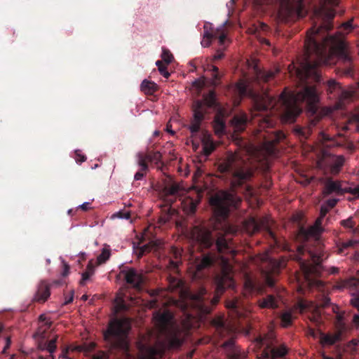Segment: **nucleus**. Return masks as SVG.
<instances>
[{
	"mask_svg": "<svg viewBox=\"0 0 359 359\" xmlns=\"http://www.w3.org/2000/svg\"><path fill=\"white\" fill-rule=\"evenodd\" d=\"M116 311H125L128 309V306L126 304L123 299H118L116 306Z\"/></svg>",
	"mask_w": 359,
	"mask_h": 359,
	"instance_id": "obj_57",
	"label": "nucleus"
},
{
	"mask_svg": "<svg viewBox=\"0 0 359 359\" xmlns=\"http://www.w3.org/2000/svg\"><path fill=\"white\" fill-rule=\"evenodd\" d=\"M225 122L223 119L217 115L214 119V128L217 133H222L225 129Z\"/></svg>",
	"mask_w": 359,
	"mask_h": 359,
	"instance_id": "obj_44",
	"label": "nucleus"
},
{
	"mask_svg": "<svg viewBox=\"0 0 359 359\" xmlns=\"http://www.w3.org/2000/svg\"><path fill=\"white\" fill-rule=\"evenodd\" d=\"M211 325L215 328L219 337H223L229 332V328L226 325L223 317H216L211 320Z\"/></svg>",
	"mask_w": 359,
	"mask_h": 359,
	"instance_id": "obj_26",
	"label": "nucleus"
},
{
	"mask_svg": "<svg viewBox=\"0 0 359 359\" xmlns=\"http://www.w3.org/2000/svg\"><path fill=\"white\" fill-rule=\"evenodd\" d=\"M95 272V266L93 264V261H90L87 265L86 269L82 273V278L80 280V285H84L85 282L90 278Z\"/></svg>",
	"mask_w": 359,
	"mask_h": 359,
	"instance_id": "obj_37",
	"label": "nucleus"
},
{
	"mask_svg": "<svg viewBox=\"0 0 359 359\" xmlns=\"http://www.w3.org/2000/svg\"><path fill=\"white\" fill-rule=\"evenodd\" d=\"M192 238L202 247L210 248L214 245L219 254H231L235 255V251L229 241L225 238L222 233H213L206 228L194 226L191 232Z\"/></svg>",
	"mask_w": 359,
	"mask_h": 359,
	"instance_id": "obj_5",
	"label": "nucleus"
},
{
	"mask_svg": "<svg viewBox=\"0 0 359 359\" xmlns=\"http://www.w3.org/2000/svg\"><path fill=\"white\" fill-rule=\"evenodd\" d=\"M343 332L337 330L334 334H325L320 332V341L323 346H331L340 341Z\"/></svg>",
	"mask_w": 359,
	"mask_h": 359,
	"instance_id": "obj_23",
	"label": "nucleus"
},
{
	"mask_svg": "<svg viewBox=\"0 0 359 359\" xmlns=\"http://www.w3.org/2000/svg\"><path fill=\"white\" fill-rule=\"evenodd\" d=\"M247 231L251 233H255L259 231H266L269 236L275 239V235L271 230L270 220L267 217H250L245 223Z\"/></svg>",
	"mask_w": 359,
	"mask_h": 359,
	"instance_id": "obj_16",
	"label": "nucleus"
},
{
	"mask_svg": "<svg viewBox=\"0 0 359 359\" xmlns=\"http://www.w3.org/2000/svg\"><path fill=\"white\" fill-rule=\"evenodd\" d=\"M318 121V120H312L309 127H296L294 132L299 137L307 139L311 134V127H314Z\"/></svg>",
	"mask_w": 359,
	"mask_h": 359,
	"instance_id": "obj_35",
	"label": "nucleus"
},
{
	"mask_svg": "<svg viewBox=\"0 0 359 359\" xmlns=\"http://www.w3.org/2000/svg\"><path fill=\"white\" fill-rule=\"evenodd\" d=\"M219 103L216 99V94L214 90L209 91L203 95V100H196L193 104L194 117L189 126V130L192 135L198 133L201 124L204 119L205 115L208 113V109H218Z\"/></svg>",
	"mask_w": 359,
	"mask_h": 359,
	"instance_id": "obj_10",
	"label": "nucleus"
},
{
	"mask_svg": "<svg viewBox=\"0 0 359 359\" xmlns=\"http://www.w3.org/2000/svg\"><path fill=\"white\" fill-rule=\"evenodd\" d=\"M218 257L216 253L209 252L203 255V258L196 264V269L198 273H200L205 269L212 266Z\"/></svg>",
	"mask_w": 359,
	"mask_h": 359,
	"instance_id": "obj_22",
	"label": "nucleus"
},
{
	"mask_svg": "<svg viewBox=\"0 0 359 359\" xmlns=\"http://www.w3.org/2000/svg\"><path fill=\"white\" fill-rule=\"evenodd\" d=\"M327 91L330 93H334L336 90H340V86L334 80H329L327 83Z\"/></svg>",
	"mask_w": 359,
	"mask_h": 359,
	"instance_id": "obj_52",
	"label": "nucleus"
},
{
	"mask_svg": "<svg viewBox=\"0 0 359 359\" xmlns=\"http://www.w3.org/2000/svg\"><path fill=\"white\" fill-rule=\"evenodd\" d=\"M275 76V73L273 72H265L260 71L257 73V79L260 80L263 82H268Z\"/></svg>",
	"mask_w": 359,
	"mask_h": 359,
	"instance_id": "obj_47",
	"label": "nucleus"
},
{
	"mask_svg": "<svg viewBox=\"0 0 359 359\" xmlns=\"http://www.w3.org/2000/svg\"><path fill=\"white\" fill-rule=\"evenodd\" d=\"M203 152L205 156H208L215 149V145L209 135H203L202 138Z\"/></svg>",
	"mask_w": 359,
	"mask_h": 359,
	"instance_id": "obj_34",
	"label": "nucleus"
},
{
	"mask_svg": "<svg viewBox=\"0 0 359 359\" xmlns=\"http://www.w3.org/2000/svg\"><path fill=\"white\" fill-rule=\"evenodd\" d=\"M340 224L353 234L359 233V226H356L353 217H349L346 219L341 220Z\"/></svg>",
	"mask_w": 359,
	"mask_h": 359,
	"instance_id": "obj_31",
	"label": "nucleus"
},
{
	"mask_svg": "<svg viewBox=\"0 0 359 359\" xmlns=\"http://www.w3.org/2000/svg\"><path fill=\"white\" fill-rule=\"evenodd\" d=\"M322 313L318 306H315L312 308L311 314L309 317L311 322L316 325H320L323 323Z\"/></svg>",
	"mask_w": 359,
	"mask_h": 359,
	"instance_id": "obj_36",
	"label": "nucleus"
},
{
	"mask_svg": "<svg viewBox=\"0 0 359 359\" xmlns=\"http://www.w3.org/2000/svg\"><path fill=\"white\" fill-rule=\"evenodd\" d=\"M264 266L262 267V276L265 284L269 287H273L280 273V263L276 259L265 257Z\"/></svg>",
	"mask_w": 359,
	"mask_h": 359,
	"instance_id": "obj_13",
	"label": "nucleus"
},
{
	"mask_svg": "<svg viewBox=\"0 0 359 359\" xmlns=\"http://www.w3.org/2000/svg\"><path fill=\"white\" fill-rule=\"evenodd\" d=\"M255 4L262 9L274 8L283 20L294 15L303 18L307 13L304 0H255Z\"/></svg>",
	"mask_w": 359,
	"mask_h": 359,
	"instance_id": "obj_6",
	"label": "nucleus"
},
{
	"mask_svg": "<svg viewBox=\"0 0 359 359\" xmlns=\"http://www.w3.org/2000/svg\"><path fill=\"white\" fill-rule=\"evenodd\" d=\"M162 60L166 64L168 65L172 62L173 60V55L170 53V51L165 48H163L162 53H161Z\"/></svg>",
	"mask_w": 359,
	"mask_h": 359,
	"instance_id": "obj_51",
	"label": "nucleus"
},
{
	"mask_svg": "<svg viewBox=\"0 0 359 359\" xmlns=\"http://www.w3.org/2000/svg\"><path fill=\"white\" fill-rule=\"evenodd\" d=\"M346 193L352 194L355 198H359V185H357L355 187H344V194Z\"/></svg>",
	"mask_w": 359,
	"mask_h": 359,
	"instance_id": "obj_53",
	"label": "nucleus"
},
{
	"mask_svg": "<svg viewBox=\"0 0 359 359\" xmlns=\"http://www.w3.org/2000/svg\"><path fill=\"white\" fill-rule=\"evenodd\" d=\"M172 314L169 311H158L154 315V320L161 332L166 334L167 341L170 348H177L183 344L181 332L172 325Z\"/></svg>",
	"mask_w": 359,
	"mask_h": 359,
	"instance_id": "obj_11",
	"label": "nucleus"
},
{
	"mask_svg": "<svg viewBox=\"0 0 359 359\" xmlns=\"http://www.w3.org/2000/svg\"><path fill=\"white\" fill-rule=\"evenodd\" d=\"M339 3V0H320V5L314 8V16L322 22L319 25L315 23L307 31L304 44L305 55L297 67L293 66L302 88L298 91H283L278 101H319L316 86L310 85L308 80L320 83L319 67L328 63L332 56L337 58L339 68L342 74L352 76L353 60L345 42L340 36L327 33L333 27L332 20L336 14L334 7L337 6Z\"/></svg>",
	"mask_w": 359,
	"mask_h": 359,
	"instance_id": "obj_1",
	"label": "nucleus"
},
{
	"mask_svg": "<svg viewBox=\"0 0 359 359\" xmlns=\"http://www.w3.org/2000/svg\"><path fill=\"white\" fill-rule=\"evenodd\" d=\"M216 294L212 298L208 295L205 289H201L198 294L194 296V300L199 312L202 314L210 313L213 307L215 306L219 301L220 296L227 288L234 286V280L226 269H224L220 275L217 276L215 278Z\"/></svg>",
	"mask_w": 359,
	"mask_h": 359,
	"instance_id": "obj_4",
	"label": "nucleus"
},
{
	"mask_svg": "<svg viewBox=\"0 0 359 359\" xmlns=\"http://www.w3.org/2000/svg\"><path fill=\"white\" fill-rule=\"evenodd\" d=\"M283 327H287L292 325V315L290 311H286L282 313L280 316Z\"/></svg>",
	"mask_w": 359,
	"mask_h": 359,
	"instance_id": "obj_48",
	"label": "nucleus"
},
{
	"mask_svg": "<svg viewBox=\"0 0 359 359\" xmlns=\"http://www.w3.org/2000/svg\"><path fill=\"white\" fill-rule=\"evenodd\" d=\"M349 124H355V130L359 133V112L351 116Z\"/></svg>",
	"mask_w": 359,
	"mask_h": 359,
	"instance_id": "obj_56",
	"label": "nucleus"
},
{
	"mask_svg": "<svg viewBox=\"0 0 359 359\" xmlns=\"http://www.w3.org/2000/svg\"><path fill=\"white\" fill-rule=\"evenodd\" d=\"M257 304L261 309H275L278 307V301L273 294H268L266 297L259 299Z\"/></svg>",
	"mask_w": 359,
	"mask_h": 359,
	"instance_id": "obj_25",
	"label": "nucleus"
},
{
	"mask_svg": "<svg viewBox=\"0 0 359 359\" xmlns=\"http://www.w3.org/2000/svg\"><path fill=\"white\" fill-rule=\"evenodd\" d=\"M344 163V157L343 156H337L332 165V172L337 173Z\"/></svg>",
	"mask_w": 359,
	"mask_h": 359,
	"instance_id": "obj_45",
	"label": "nucleus"
},
{
	"mask_svg": "<svg viewBox=\"0 0 359 359\" xmlns=\"http://www.w3.org/2000/svg\"><path fill=\"white\" fill-rule=\"evenodd\" d=\"M241 200L235 194L229 191H219L210 199L215 216L217 220L226 219L231 208H237Z\"/></svg>",
	"mask_w": 359,
	"mask_h": 359,
	"instance_id": "obj_9",
	"label": "nucleus"
},
{
	"mask_svg": "<svg viewBox=\"0 0 359 359\" xmlns=\"http://www.w3.org/2000/svg\"><path fill=\"white\" fill-rule=\"evenodd\" d=\"M130 328L128 318L113 319L104 332V339L111 348L126 351L128 348L126 339Z\"/></svg>",
	"mask_w": 359,
	"mask_h": 359,
	"instance_id": "obj_7",
	"label": "nucleus"
},
{
	"mask_svg": "<svg viewBox=\"0 0 359 359\" xmlns=\"http://www.w3.org/2000/svg\"><path fill=\"white\" fill-rule=\"evenodd\" d=\"M165 351L158 346H149L142 355V359H161L164 355Z\"/></svg>",
	"mask_w": 359,
	"mask_h": 359,
	"instance_id": "obj_24",
	"label": "nucleus"
},
{
	"mask_svg": "<svg viewBox=\"0 0 359 359\" xmlns=\"http://www.w3.org/2000/svg\"><path fill=\"white\" fill-rule=\"evenodd\" d=\"M256 341L258 346L263 347L258 359H283L289 351L285 344L278 343L273 330L259 335Z\"/></svg>",
	"mask_w": 359,
	"mask_h": 359,
	"instance_id": "obj_8",
	"label": "nucleus"
},
{
	"mask_svg": "<svg viewBox=\"0 0 359 359\" xmlns=\"http://www.w3.org/2000/svg\"><path fill=\"white\" fill-rule=\"evenodd\" d=\"M305 252H308L309 258L313 263L318 266L320 265L323 258L321 252H313L308 250L306 245H300L297 247V259L299 262L301 268L306 275H309L312 272V267L306 262V259L302 257Z\"/></svg>",
	"mask_w": 359,
	"mask_h": 359,
	"instance_id": "obj_14",
	"label": "nucleus"
},
{
	"mask_svg": "<svg viewBox=\"0 0 359 359\" xmlns=\"http://www.w3.org/2000/svg\"><path fill=\"white\" fill-rule=\"evenodd\" d=\"M236 91L240 97H250L253 101L252 121L257 124L258 128L255 135L259 146L257 148L262 153L264 158L275 156L278 154L276 144L285 137L281 130H266L272 128L275 121L271 115L276 111V102L273 98L266 94L259 95L252 89L245 81L241 80L236 85Z\"/></svg>",
	"mask_w": 359,
	"mask_h": 359,
	"instance_id": "obj_2",
	"label": "nucleus"
},
{
	"mask_svg": "<svg viewBox=\"0 0 359 359\" xmlns=\"http://www.w3.org/2000/svg\"><path fill=\"white\" fill-rule=\"evenodd\" d=\"M359 245V240H350L342 243L341 246L339 248V253H343L345 249L353 247L355 248Z\"/></svg>",
	"mask_w": 359,
	"mask_h": 359,
	"instance_id": "obj_49",
	"label": "nucleus"
},
{
	"mask_svg": "<svg viewBox=\"0 0 359 359\" xmlns=\"http://www.w3.org/2000/svg\"><path fill=\"white\" fill-rule=\"evenodd\" d=\"M212 71L213 72L212 83L213 86H217L220 79L219 69L216 66H212Z\"/></svg>",
	"mask_w": 359,
	"mask_h": 359,
	"instance_id": "obj_54",
	"label": "nucleus"
},
{
	"mask_svg": "<svg viewBox=\"0 0 359 359\" xmlns=\"http://www.w3.org/2000/svg\"><path fill=\"white\" fill-rule=\"evenodd\" d=\"M156 247V243H149L148 244H145L140 247L137 252V257L140 258L144 255L145 254L151 252V250Z\"/></svg>",
	"mask_w": 359,
	"mask_h": 359,
	"instance_id": "obj_46",
	"label": "nucleus"
},
{
	"mask_svg": "<svg viewBox=\"0 0 359 359\" xmlns=\"http://www.w3.org/2000/svg\"><path fill=\"white\" fill-rule=\"evenodd\" d=\"M111 255V250L109 246H105L101 254L97 258V264H102L108 260Z\"/></svg>",
	"mask_w": 359,
	"mask_h": 359,
	"instance_id": "obj_43",
	"label": "nucleus"
},
{
	"mask_svg": "<svg viewBox=\"0 0 359 359\" xmlns=\"http://www.w3.org/2000/svg\"><path fill=\"white\" fill-rule=\"evenodd\" d=\"M225 306L232 318H238L243 316V304L239 297H236L226 300Z\"/></svg>",
	"mask_w": 359,
	"mask_h": 359,
	"instance_id": "obj_20",
	"label": "nucleus"
},
{
	"mask_svg": "<svg viewBox=\"0 0 359 359\" xmlns=\"http://www.w3.org/2000/svg\"><path fill=\"white\" fill-rule=\"evenodd\" d=\"M95 348V344L93 342H90L88 345L84 346H79V350L83 351L86 352H90Z\"/></svg>",
	"mask_w": 359,
	"mask_h": 359,
	"instance_id": "obj_61",
	"label": "nucleus"
},
{
	"mask_svg": "<svg viewBox=\"0 0 359 359\" xmlns=\"http://www.w3.org/2000/svg\"><path fill=\"white\" fill-rule=\"evenodd\" d=\"M347 347L355 352H359V339H352L348 343Z\"/></svg>",
	"mask_w": 359,
	"mask_h": 359,
	"instance_id": "obj_55",
	"label": "nucleus"
},
{
	"mask_svg": "<svg viewBox=\"0 0 359 359\" xmlns=\"http://www.w3.org/2000/svg\"><path fill=\"white\" fill-rule=\"evenodd\" d=\"M341 97L344 100H351L359 97V83H358V88L353 90H341Z\"/></svg>",
	"mask_w": 359,
	"mask_h": 359,
	"instance_id": "obj_41",
	"label": "nucleus"
},
{
	"mask_svg": "<svg viewBox=\"0 0 359 359\" xmlns=\"http://www.w3.org/2000/svg\"><path fill=\"white\" fill-rule=\"evenodd\" d=\"M329 208L325 206L324 204L322 205L320 207V217L324 218L327 213L329 212Z\"/></svg>",
	"mask_w": 359,
	"mask_h": 359,
	"instance_id": "obj_62",
	"label": "nucleus"
},
{
	"mask_svg": "<svg viewBox=\"0 0 359 359\" xmlns=\"http://www.w3.org/2000/svg\"><path fill=\"white\" fill-rule=\"evenodd\" d=\"M137 164L140 167V170L135 174L134 179L135 180H141L146 175L149 165L147 163L144 162L143 157L141 155H136Z\"/></svg>",
	"mask_w": 359,
	"mask_h": 359,
	"instance_id": "obj_28",
	"label": "nucleus"
},
{
	"mask_svg": "<svg viewBox=\"0 0 359 359\" xmlns=\"http://www.w3.org/2000/svg\"><path fill=\"white\" fill-rule=\"evenodd\" d=\"M353 20H348L344 23H343L342 26L345 30H351L353 29Z\"/></svg>",
	"mask_w": 359,
	"mask_h": 359,
	"instance_id": "obj_64",
	"label": "nucleus"
},
{
	"mask_svg": "<svg viewBox=\"0 0 359 359\" xmlns=\"http://www.w3.org/2000/svg\"><path fill=\"white\" fill-rule=\"evenodd\" d=\"M322 217H319L316 222L315 225L313 226H311L309 229H305L304 227H301L299 229L298 232V238L299 239L303 241L304 242L308 241L311 238H313L315 239H317L318 237L320 236V234L322 232Z\"/></svg>",
	"mask_w": 359,
	"mask_h": 359,
	"instance_id": "obj_17",
	"label": "nucleus"
},
{
	"mask_svg": "<svg viewBox=\"0 0 359 359\" xmlns=\"http://www.w3.org/2000/svg\"><path fill=\"white\" fill-rule=\"evenodd\" d=\"M158 89L156 83L151 81L144 79L140 85V90L146 95H153Z\"/></svg>",
	"mask_w": 359,
	"mask_h": 359,
	"instance_id": "obj_32",
	"label": "nucleus"
},
{
	"mask_svg": "<svg viewBox=\"0 0 359 359\" xmlns=\"http://www.w3.org/2000/svg\"><path fill=\"white\" fill-rule=\"evenodd\" d=\"M202 198L201 192H196L194 194V196H187L184 197L181 201V205L183 211L187 215L194 214L197 205L200 203Z\"/></svg>",
	"mask_w": 359,
	"mask_h": 359,
	"instance_id": "obj_19",
	"label": "nucleus"
},
{
	"mask_svg": "<svg viewBox=\"0 0 359 359\" xmlns=\"http://www.w3.org/2000/svg\"><path fill=\"white\" fill-rule=\"evenodd\" d=\"M320 140L324 147L331 148L341 147V144L338 142L334 137H330L329 135L322 132L320 134Z\"/></svg>",
	"mask_w": 359,
	"mask_h": 359,
	"instance_id": "obj_30",
	"label": "nucleus"
},
{
	"mask_svg": "<svg viewBox=\"0 0 359 359\" xmlns=\"http://www.w3.org/2000/svg\"><path fill=\"white\" fill-rule=\"evenodd\" d=\"M224 48H219L217 50V52H216V53H215V55L214 56L215 59V60H220V59L223 58V57L224 55Z\"/></svg>",
	"mask_w": 359,
	"mask_h": 359,
	"instance_id": "obj_63",
	"label": "nucleus"
},
{
	"mask_svg": "<svg viewBox=\"0 0 359 359\" xmlns=\"http://www.w3.org/2000/svg\"><path fill=\"white\" fill-rule=\"evenodd\" d=\"M137 155H141L143 157L144 162L147 163L148 162H150L158 165L161 162L162 156L159 151H153L149 152V154L139 152L137 154Z\"/></svg>",
	"mask_w": 359,
	"mask_h": 359,
	"instance_id": "obj_33",
	"label": "nucleus"
},
{
	"mask_svg": "<svg viewBox=\"0 0 359 359\" xmlns=\"http://www.w3.org/2000/svg\"><path fill=\"white\" fill-rule=\"evenodd\" d=\"M341 287L350 288L352 290L358 288L359 287V279L356 278H351L349 279L344 280L341 285Z\"/></svg>",
	"mask_w": 359,
	"mask_h": 359,
	"instance_id": "obj_42",
	"label": "nucleus"
},
{
	"mask_svg": "<svg viewBox=\"0 0 359 359\" xmlns=\"http://www.w3.org/2000/svg\"><path fill=\"white\" fill-rule=\"evenodd\" d=\"M50 285L45 280L40 282L36 294L34 297V300L40 303L45 302L49 297Z\"/></svg>",
	"mask_w": 359,
	"mask_h": 359,
	"instance_id": "obj_21",
	"label": "nucleus"
},
{
	"mask_svg": "<svg viewBox=\"0 0 359 359\" xmlns=\"http://www.w3.org/2000/svg\"><path fill=\"white\" fill-rule=\"evenodd\" d=\"M57 339H58V336L55 335L53 339L46 342L43 346H41V349L46 350L50 354H53L57 348L56 343H57Z\"/></svg>",
	"mask_w": 359,
	"mask_h": 359,
	"instance_id": "obj_39",
	"label": "nucleus"
},
{
	"mask_svg": "<svg viewBox=\"0 0 359 359\" xmlns=\"http://www.w3.org/2000/svg\"><path fill=\"white\" fill-rule=\"evenodd\" d=\"M210 23H205L203 26L204 34L201 45L203 47H209L212 39H218L220 46H224L227 38L226 33L223 27L214 29Z\"/></svg>",
	"mask_w": 359,
	"mask_h": 359,
	"instance_id": "obj_15",
	"label": "nucleus"
},
{
	"mask_svg": "<svg viewBox=\"0 0 359 359\" xmlns=\"http://www.w3.org/2000/svg\"><path fill=\"white\" fill-rule=\"evenodd\" d=\"M109 354L107 352L100 351L96 354L93 355L91 359H108Z\"/></svg>",
	"mask_w": 359,
	"mask_h": 359,
	"instance_id": "obj_59",
	"label": "nucleus"
},
{
	"mask_svg": "<svg viewBox=\"0 0 359 359\" xmlns=\"http://www.w3.org/2000/svg\"><path fill=\"white\" fill-rule=\"evenodd\" d=\"M248 122L246 114L236 115L232 119V123L236 131L241 132L245 130Z\"/></svg>",
	"mask_w": 359,
	"mask_h": 359,
	"instance_id": "obj_29",
	"label": "nucleus"
},
{
	"mask_svg": "<svg viewBox=\"0 0 359 359\" xmlns=\"http://www.w3.org/2000/svg\"><path fill=\"white\" fill-rule=\"evenodd\" d=\"M180 191V185L172 182L171 179H170L164 185L161 194L164 197H168L171 196H177Z\"/></svg>",
	"mask_w": 359,
	"mask_h": 359,
	"instance_id": "obj_27",
	"label": "nucleus"
},
{
	"mask_svg": "<svg viewBox=\"0 0 359 359\" xmlns=\"http://www.w3.org/2000/svg\"><path fill=\"white\" fill-rule=\"evenodd\" d=\"M75 160L76 163H81L86 161V156L83 154H81L79 150H76L75 151Z\"/></svg>",
	"mask_w": 359,
	"mask_h": 359,
	"instance_id": "obj_58",
	"label": "nucleus"
},
{
	"mask_svg": "<svg viewBox=\"0 0 359 359\" xmlns=\"http://www.w3.org/2000/svg\"><path fill=\"white\" fill-rule=\"evenodd\" d=\"M344 187L341 186V182L338 180H333L332 178L326 179L323 189V195L324 197L330 195L343 196Z\"/></svg>",
	"mask_w": 359,
	"mask_h": 359,
	"instance_id": "obj_18",
	"label": "nucleus"
},
{
	"mask_svg": "<svg viewBox=\"0 0 359 359\" xmlns=\"http://www.w3.org/2000/svg\"><path fill=\"white\" fill-rule=\"evenodd\" d=\"M218 169L221 173L231 176V185L233 189L243 185L254 174V168L235 153H228Z\"/></svg>",
	"mask_w": 359,
	"mask_h": 359,
	"instance_id": "obj_3",
	"label": "nucleus"
},
{
	"mask_svg": "<svg viewBox=\"0 0 359 359\" xmlns=\"http://www.w3.org/2000/svg\"><path fill=\"white\" fill-rule=\"evenodd\" d=\"M224 346L232 348L233 350L228 353L229 359H240V353L238 351L234 349V341L232 339L228 340L224 342Z\"/></svg>",
	"mask_w": 359,
	"mask_h": 359,
	"instance_id": "obj_40",
	"label": "nucleus"
},
{
	"mask_svg": "<svg viewBox=\"0 0 359 359\" xmlns=\"http://www.w3.org/2000/svg\"><path fill=\"white\" fill-rule=\"evenodd\" d=\"M334 325L337 330L344 332L346 330V324L344 323V312L337 313L335 315Z\"/></svg>",
	"mask_w": 359,
	"mask_h": 359,
	"instance_id": "obj_38",
	"label": "nucleus"
},
{
	"mask_svg": "<svg viewBox=\"0 0 359 359\" xmlns=\"http://www.w3.org/2000/svg\"><path fill=\"white\" fill-rule=\"evenodd\" d=\"M156 65L158 67V69L162 76L166 79L170 76V74L167 69L166 64H163L161 60H157L156 62Z\"/></svg>",
	"mask_w": 359,
	"mask_h": 359,
	"instance_id": "obj_50",
	"label": "nucleus"
},
{
	"mask_svg": "<svg viewBox=\"0 0 359 359\" xmlns=\"http://www.w3.org/2000/svg\"><path fill=\"white\" fill-rule=\"evenodd\" d=\"M339 199L337 198H329L326 201L325 203L324 204L325 206L329 208V209L333 208L337 203H338Z\"/></svg>",
	"mask_w": 359,
	"mask_h": 359,
	"instance_id": "obj_60",
	"label": "nucleus"
},
{
	"mask_svg": "<svg viewBox=\"0 0 359 359\" xmlns=\"http://www.w3.org/2000/svg\"><path fill=\"white\" fill-rule=\"evenodd\" d=\"M126 282L128 287L132 288L137 292L143 290L146 282V277L141 271L135 268L124 266L119 273Z\"/></svg>",
	"mask_w": 359,
	"mask_h": 359,
	"instance_id": "obj_12",
	"label": "nucleus"
}]
</instances>
